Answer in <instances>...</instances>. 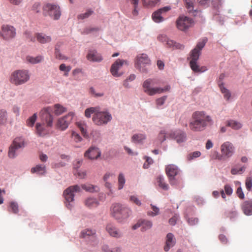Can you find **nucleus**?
Returning a JSON list of instances; mask_svg holds the SVG:
<instances>
[{
	"label": "nucleus",
	"instance_id": "nucleus-1",
	"mask_svg": "<svg viewBox=\"0 0 252 252\" xmlns=\"http://www.w3.org/2000/svg\"><path fill=\"white\" fill-rule=\"evenodd\" d=\"M211 117L204 111H196L192 115V120L189 124L190 129L193 131L204 130L208 125L213 124Z\"/></svg>",
	"mask_w": 252,
	"mask_h": 252
},
{
	"label": "nucleus",
	"instance_id": "nucleus-2",
	"mask_svg": "<svg viewBox=\"0 0 252 252\" xmlns=\"http://www.w3.org/2000/svg\"><path fill=\"white\" fill-rule=\"evenodd\" d=\"M94 114L93 121L98 126L107 124L112 119L111 114L106 111H101L98 107H90L85 110V115L90 118Z\"/></svg>",
	"mask_w": 252,
	"mask_h": 252
},
{
	"label": "nucleus",
	"instance_id": "nucleus-3",
	"mask_svg": "<svg viewBox=\"0 0 252 252\" xmlns=\"http://www.w3.org/2000/svg\"><path fill=\"white\" fill-rule=\"evenodd\" d=\"M51 109L50 107L43 109L41 112L42 120L43 123L46 124L37 123L36 124V133L39 136H44L49 134V127H51L53 126V117L50 114Z\"/></svg>",
	"mask_w": 252,
	"mask_h": 252
},
{
	"label": "nucleus",
	"instance_id": "nucleus-4",
	"mask_svg": "<svg viewBox=\"0 0 252 252\" xmlns=\"http://www.w3.org/2000/svg\"><path fill=\"white\" fill-rule=\"evenodd\" d=\"M206 42V39H203L202 41L198 42L195 48L191 52L189 65L191 69L195 72H203L207 69L206 66H200L197 63L200 55V52L204 47Z\"/></svg>",
	"mask_w": 252,
	"mask_h": 252
},
{
	"label": "nucleus",
	"instance_id": "nucleus-5",
	"mask_svg": "<svg viewBox=\"0 0 252 252\" xmlns=\"http://www.w3.org/2000/svg\"><path fill=\"white\" fill-rule=\"evenodd\" d=\"M131 211L127 207L116 203L112 205L111 209V216L118 222H124L130 216Z\"/></svg>",
	"mask_w": 252,
	"mask_h": 252
},
{
	"label": "nucleus",
	"instance_id": "nucleus-6",
	"mask_svg": "<svg viewBox=\"0 0 252 252\" xmlns=\"http://www.w3.org/2000/svg\"><path fill=\"white\" fill-rule=\"evenodd\" d=\"M156 80L155 79L149 78L146 79L143 83V91L149 95L152 96L157 94H161L164 92H168L170 87L167 85L163 88L160 87H152L156 84Z\"/></svg>",
	"mask_w": 252,
	"mask_h": 252
},
{
	"label": "nucleus",
	"instance_id": "nucleus-7",
	"mask_svg": "<svg viewBox=\"0 0 252 252\" xmlns=\"http://www.w3.org/2000/svg\"><path fill=\"white\" fill-rule=\"evenodd\" d=\"M30 78V75L28 70H17L12 73L9 81L12 84L19 86L27 82Z\"/></svg>",
	"mask_w": 252,
	"mask_h": 252
},
{
	"label": "nucleus",
	"instance_id": "nucleus-8",
	"mask_svg": "<svg viewBox=\"0 0 252 252\" xmlns=\"http://www.w3.org/2000/svg\"><path fill=\"white\" fill-rule=\"evenodd\" d=\"M43 11L44 15H49L55 20L59 19L61 16L60 7L55 4H45L43 7Z\"/></svg>",
	"mask_w": 252,
	"mask_h": 252
},
{
	"label": "nucleus",
	"instance_id": "nucleus-9",
	"mask_svg": "<svg viewBox=\"0 0 252 252\" xmlns=\"http://www.w3.org/2000/svg\"><path fill=\"white\" fill-rule=\"evenodd\" d=\"M221 155H219L217 153L216 158L221 160L224 158H228L231 157L235 152V147L229 141L224 142L220 146Z\"/></svg>",
	"mask_w": 252,
	"mask_h": 252
},
{
	"label": "nucleus",
	"instance_id": "nucleus-10",
	"mask_svg": "<svg viewBox=\"0 0 252 252\" xmlns=\"http://www.w3.org/2000/svg\"><path fill=\"white\" fill-rule=\"evenodd\" d=\"M150 64V60L146 54H141L137 56L135 66L140 71L147 72L148 69V66Z\"/></svg>",
	"mask_w": 252,
	"mask_h": 252
},
{
	"label": "nucleus",
	"instance_id": "nucleus-11",
	"mask_svg": "<svg viewBox=\"0 0 252 252\" xmlns=\"http://www.w3.org/2000/svg\"><path fill=\"white\" fill-rule=\"evenodd\" d=\"M73 116L74 114L70 112L67 115L59 118L56 123L55 128L61 131L65 130L72 121Z\"/></svg>",
	"mask_w": 252,
	"mask_h": 252
},
{
	"label": "nucleus",
	"instance_id": "nucleus-12",
	"mask_svg": "<svg viewBox=\"0 0 252 252\" xmlns=\"http://www.w3.org/2000/svg\"><path fill=\"white\" fill-rule=\"evenodd\" d=\"M81 191V187L78 185L70 186L63 192V195L68 203L66 204V207L70 209L72 205L70 202L74 200V192H80Z\"/></svg>",
	"mask_w": 252,
	"mask_h": 252
},
{
	"label": "nucleus",
	"instance_id": "nucleus-13",
	"mask_svg": "<svg viewBox=\"0 0 252 252\" xmlns=\"http://www.w3.org/2000/svg\"><path fill=\"white\" fill-rule=\"evenodd\" d=\"M16 34L15 28L9 25H3L1 27L0 35L2 38L9 40L15 37Z\"/></svg>",
	"mask_w": 252,
	"mask_h": 252
},
{
	"label": "nucleus",
	"instance_id": "nucleus-14",
	"mask_svg": "<svg viewBox=\"0 0 252 252\" xmlns=\"http://www.w3.org/2000/svg\"><path fill=\"white\" fill-rule=\"evenodd\" d=\"M24 146V140L22 137H17L14 139L12 144L9 148L8 157L13 158L16 157V151Z\"/></svg>",
	"mask_w": 252,
	"mask_h": 252
},
{
	"label": "nucleus",
	"instance_id": "nucleus-15",
	"mask_svg": "<svg viewBox=\"0 0 252 252\" xmlns=\"http://www.w3.org/2000/svg\"><path fill=\"white\" fill-rule=\"evenodd\" d=\"M193 21L186 16H180L177 21V27L181 31H186L192 26Z\"/></svg>",
	"mask_w": 252,
	"mask_h": 252
},
{
	"label": "nucleus",
	"instance_id": "nucleus-16",
	"mask_svg": "<svg viewBox=\"0 0 252 252\" xmlns=\"http://www.w3.org/2000/svg\"><path fill=\"white\" fill-rule=\"evenodd\" d=\"M128 65L127 62L124 60L118 59L112 65L111 68V73L114 77H120L123 74V72H119V70L123 65Z\"/></svg>",
	"mask_w": 252,
	"mask_h": 252
},
{
	"label": "nucleus",
	"instance_id": "nucleus-17",
	"mask_svg": "<svg viewBox=\"0 0 252 252\" xmlns=\"http://www.w3.org/2000/svg\"><path fill=\"white\" fill-rule=\"evenodd\" d=\"M167 137L175 139L178 143L184 142L187 139L186 134L181 130L171 132L167 134Z\"/></svg>",
	"mask_w": 252,
	"mask_h": 252
},
{
	"label": "nucleus",
	"instance_id": "nucleus-18",
	"mask_svg": "<svg viewBox=\"0 0 252 252\" xmlns=\"http://www.w3.org/2000/svg\"><path fill=\"white\" fill-rule=\"evenodd\" d=\"M170 9V6H165L154 12L152 14V18L154 21L156 23L162 22L164 20V18L161 15L168 11Z\"/></svg>",
	"mask_w": 252,
	"mask_h": 252
},
{
	"label": "nucleus",
	"instance_id": "nucleus-19",
	"mask_svg": "<svg viewBox=\"0 0 252 252\" xmlns=\"http://www.w3.org/2000/svg\"><path fill=\"white\" fill-rule=\"evenodd\" d=\"M101 154L99 149L96 147H91L85 153V157L90 159H97Z\"/></svg>",
	"mask_w": 252,
	"mask_h": 252
},
{
	"label": "nucleus",
	"instance_id": "nucleus-20",
	"mask_svg": "<svg viewBox=\"0 0 252 252\" xmlns=\"http://www.w3.org/2000/svg\"><path fill=\"white\" fill-rule=\"evenodd\" d=\"M180 171L178 167L175 164H171L166 166L165 172L168 177L176 176Z\"/></svg>",
	"mask_w": 252,
	"mask_h": 252
},
{
	"label": "nucleus",
	"instance_id": "nucleus-21",
	"mask_svg": "<svg viewBox=\"0 0 252 252\" xmlns=\"http://www.w3.org/2000/svg\"><path fill=\"white\" fill-rule=\"evenodd\" d=\"M106 229L108 233L112 237L119 238L122 236V233L113 224H108L106 225Z\"/></svg>",
	"mask_w": 252,
	"mask_h": 252
},
{
	"label": "nucleus",
	"instance_id": "nucleus-22",
	"mask_svg": "<svg viewBox=\"0 0 252 252\" xmlns=\"http://www.w3.org/2000/svg\"><path fill=\"white\" fill-rule=\"evenodd\" d=\"M86 57L91 62H99L102 60L101 56L95 50L89 51Z\"/></svg>",
	"mask_w": 252,
	"mask_h": 252
},
{
	"label": "nucleus",
	"instance_id": "nucleus-23",
	"mask_svg": "<svg viewBox=\"0 0 252 252\" xmlns=\"http://www.w3.org/2000/svg\"><path fill=\"white\" fill-rule=\"evenodd\" d=\"M176 243V240L174 235L172 233L167 234L166 237L165 245L164 250L165 252H168L169 249L173 247Z\"/></svg>",
	"mask_w": 252,
	"mask_h": 252
},
{
	"label": "nucleus",
	"instance_id": "nucleus-24",
	"mask_svg": "<svg viewBox=\"0 0 252 252\" xmlns=\"http://www.w3.org/2000/svg\"><path fill=\"white\" fill-rule=\"evenodd\" d=\"M243 213L247 216L252 215V200H246L241 205Z\"/></svg>",
	"mask_w": 252,
	"mask_h": 252
},
{
	"label": "nucleus",
	"instance_id": "nucleus-25",
	"mask_svg": "<svg viewBox=\"0 0 252 252\" xmlns=\"http://www.w3.org/2000/svg\"><path fill=\"white\" fill-rule=\"evenodd\" d=\"M36 38L37 41L41 44L48 43L52 40V38L50 36L47 35L43 33H36Z\"/></svg>",
	"mask_w": 252,
	"mask_h": 252
},
{
	"label": "nucleus",
	"instance_id": "nucleus-26",
	"mask_svg": "<svg viewBox=\"0 0 252 252\" xmlns=\"http://www.w3.org/2000/svg\"><path fill=\"white\" fill-rule=\"evenodd\" d=\"M85 206L90 208L96 207L99 205V202L97 199L93 197H88L84 201Z\"/></svg>",
	"mask_w": 252,
	"mask_h": 252
},
{
	"label": "nucleus",
	"instance_id": "nucleus-27",
	"mask_svg": "<svg viewBox=\"0 0 252 252\" xmlns=\"http://www.w3.org/2000/svg\"><path fill=\"white\" fill-rule=\"evenodd\" d=\"M31 172L32 173H36L39 175H43L46 173V167L43 164L37 165L31 169Z\"/></svg>",
	"mask_w": 252,
	"mask_h": 252
},
{
	"label": "nucleus",
	"instance_id": "nucleus-28",
	"mask_svg": "<svg viewBox=\"0 0 252 252\" xmlns=\"http://www.w3.org/2000/svg\"><path fill=\"white\" fill-rule=\"evenodd\" d=\"M81 188L86 191L92 193L96 192L99 190V189L97 186L89 184L81 185Z\"/></svg>",
	"mask_w": 252,
	"mask_h": 252
},
{
	"label": "nucleus",
	"instance_id": "nucleus-29",
	"mask_svg": "<svg viewBox=\"0 0 252 252\" xmlns=\"http://www.w3.org/2000/svg\"><path fill=\"white\" fill-rule=\"evenodd\" d=\"M226 123L227 126H229L235 130L239 129L242 126V125L240 122L234 120H228Z\"/></svg>",
	"mask_w": 252,
	"mask_h": 252
},
{
	"label": "nucleus",
	"instance_id": "nucleus-30",
	"mask_svg": "<svg viewBox=\"0 0 252 252\" xmlns=\"http://www.w3.org/2000/svg\"><path fill=\"white\" fill-rule=\"evenodd\" d=\"M158 185L162 189L167 190L169 189L168 185L165 181L164 178L162 176H158L157 178Z\"/></svg>",
	"mask_w": 252,
	"mask_h": 252
},
{
	"label": "nucleus",
	"instance_id": "nucleus-31",
	"mask_svg": "<svg viewBox=\"0 0 252 252\" xmlns=\"http://www.w3.org/2000/svg\"><path fill=\"white\" fill-rule=\"evenodd\" d=\"M54 113L57 116L62 115L67 111L66 108L60 105V104H56L54 105Z\"/></svg>",
	"mask_w": 252,
	"mask_h": 252
},
{
	"label": "nucleus",
	"instance_id": "nucleus-32",
	"mask_svg": "<svg viewBox=\"0 0 252 252\" xmlns=\"http://www.w3.org/2000/svg\"><path fill=\"white\" fill-rule=\"evenodd\" d=\"M26 61L32 64H36L41 62L43 57L42 56H38L35 57L28 56L26 57Z\"/></svg>",
	"mask_w": 252,
	"mask_h": 252
},
{
	"label": "nucleus",
	"instance_id": "nucleus-33",
	"mask_svg": "<svg viewBox=\"0 0 252 252\" xmlns=\"http://www.w3.org/2000/svg\"><path fill=\"white\" fill-rule=\"evenodd\" d=\"M166 44L167 47L173 48L174 49H183L184 48V46L183 45L176 43L173 40H170L169 38L167 40Z\"/></svg>",
	"mask_w": 252,
	"mask_h": 252
},
{
	"label": "nucleus",
	"instance_id": "nucleus-34",
	"mask_svg": "<svg viewBox=\"0 0 252 252\" xmlns=\"http://www.w3.org/2000/svg\"><path fill=\"white\" fill-rule=\"evenodd\" d=\"M95 235V231L94 230L85 229L80 233V237L83 238H88L90 236H94Z\"/></svg>",
	"mask_w": 252,
	"mask_h": 252
},
{
	"label": "nucleus",
	"instance_id": "nucleus-35",
	"mask_svg": "<svg viewBox=\"0 0 252 252\" xmlns=\"http://www.w3.org/2000/svg\"><path fill=\"white\" fill-rule=\"evenodd\" d=\"M141 231L145 232V231H147V230H149L152 228V227L153 226V223H152V221H151L150 220H141Z\"/></svg>",
	"mask_w": 252,
	"mask_h": 252
},
{
	"label": "nucleus",
	"instance_id": "nucleus-36",
	"mask_svg": "<svg viewBox=\"0 0 252 252\" xmlns=\"http://www.w3.org/2000/svg\"><path fill=\"white\" fill-rule=\"evenodd\" d=\"M219 85L221 93L223 94L224 98L227 100H229L231 97V93L229 91L224 87L223 83H220Z\"/></svg>",
	"mask_w": 252,
	"mask_h": 252
},
{
	"label": "nucleus",
	"instance_id": "nucleus-37",
	"mask_svg": "<svg viewBox=\"0 0 252 252\" xmlns=\"http://www.w3.org/2000/svg\"><path fill=\"white\" fill-rule=\"evenodd\" d=\"M8 210L14 214H17L19 212V206L18 203L14 201L10 202L9 203Z\"/></svg>",
	"mask_w": 252,
	"mask_h": 252
},
{
	"label": "nucleus",
	"instance_id": "nucleus-38",
	"mask_svg": "<svg viewBox=\"0 0 252 252\" xmlns=\"http://www.w3.org/2000/svg\"><path fill=\"white\" fill-rule=\"evenodd\" d=\"M145 138V135L143 134H135L132 137V141L135 143H141Z\"/></svg>",
	"mask_w": 252,
	"mask_h": 252
},
{
	"label": "nucleus",
	"instance_id": "nucleus-39",
	"mask_svg": "<svg viewBox=\"0 0 252 252\" xmlns=\"http://www.w3.org/2000/svg\"><path fill=\"white\" fill-rule=\"evenodd\" d=\"M7 121V112L3 109H0V124H4Z\"/></svg>",
	"mask_w": 252,
	"mask_h": 252
},
{
	"label": "nucleus",
	"instance_id": "nucleus-40",
	"mask_svg": "<svg viewBox=\"0 0 252 252\" xmlns=\"http://www.w3.org/2000/svg\"><path fill=\"white\" fill-rule=\"evenodd\" d=\"M126 180L124 175L122 173L120 174L118 176V189H121L123 188L125 184Z\"/></svg>",
	"mask_w": 252,
	"mask_h": 252
},
{
	"label": "nucleus",
	"instance_id": "nucleus-41",
	"mask_svg": "<svg viewBox=\"0 0 252 252\" xmlns=\"http://www.w3.org/2000/svg\"><path fill=\"white\" fill-rule=\"evenodd\" d=\"M70 66H66L65 64L62 63L59 66V69L61 71H64V75L67 76L68 75V72L71 70Z\"/></svg>",
	"mask_w": 252,
	"mask_h": 252
},
{
	"label": "nucleus",
	"instance_id": "nucleus-42",
	"mask_svg": "<svg viewBox=\"0 0 252 252\" xmlns=\"http://www.w3.org/2000/svg\"><path fill=\"white\" fill-rule=\"evenodd\" d=\"M37 118V116L36 114H34L32 116L30 117L27 121V125L28 126L32 127L34 125L36 120Z\"/></svg>",
	"mask_w": 252,
	"mask_h": 252
},
{
	"label": "nucleus",
	"instance_id": "nucleus-43",
	"mask_svg": "<svg viewBox=\"0 0 252 252\" xmlns=\"http://www.w3.org/2000/svg\"><path fill=\"white\" fill-rule=\"evenodd\" d=\"M151 208H152L153 211L148 212V213H147L148 215L152 216V217L158 215V214L159 211V208H158L157 207H156V206H154L153 205H151Z\"/></svg>",
	"mask_w": 252,
	"mask_h": 252
},
{
	"label": "nucleus",
	"instance_id": "nucleus-44",
	"mask_svg": "<svg viewBox=\"0 0 252 252\" xmlns=\"http://www.w3.org/2000/svg\"><path fill=\"white\" fill-rule=\"evenodd\" d=\"M144 4L149 6L153 7L160 0H143Z\"/></svg>",
	"mask_w": 252,
	"mask_h": 252
},
{
	"label": "nucleus",
	"instance_id": "nucleus-45",
	"mask_svg": "<svg viewBox=\"0 0 252 252\" xmlns=\"http://www.w3.org/2000/svg\"><path fill=\"white\" fill-rule=\"evenodd\" d=\"M144 159L146 160V161L143 164V168L147 169L149 168L150 165L153 163V160L151 158L147 156H145Z\"/></svg>",
	"mask_w": 252,
	"mask_h": 252
},
{
	"label": "nucleus",
	"instance_id": "nucleus-46",
	"mask_svg": "<svg viewBox=\"0 0 252 252\" xmlns=\"http://www.w3.org/2000/svg\"><path fill=\"white\" fill-rule=\"evenodd\" d=\"M76 125L78 126V127L79 128V129L80 130L82 135L84 137H87V134L86 129L85 127V125L80 123H79V122L76 123Z\"/></svg>",
	"mask_w": 252,
	"mask_h": 252
},
{
	"label": "nucleus",
	"instance_id": "nucleus-47",
	"mask_svg": "<svg viewBox=\"0 0 252 252\" xmlns=\"http://www.w3.org/2000/svg\"><path fill=\"white\" fill-rule=\"evenodd\" d=\"M167 96L166 95L160 97L156 100V103L158 106H160L164 104Z\"/></svg>",
	"mask_w": 252,
	"mask_h": 252
},
{
	"label": "nucleus",
	"instance_id": "nucleus-48",
	"mask_svg": "<svg viewBox=\"0 0 252 252\" xmlns=\"http://www.w3.org/2000/svg\"><path fill=\"white\" fill-rule=\"evenodd\" d=\"M24 35L25 38L30 41L34 42L35 39H36V33L34 35H32L29 32H25Z\"/></svg>",
	"mask_w": 252,
	"mask_h": 252
},
{
	"label": "nucleus",
	"instance_id": "nucleus-49",
	"mask_svg": "<svg viewBox=\"0 0 252 252\" xmlns=\"http://www.w3.org/2000/svg\"><path fill=\"white\" fill-rule=\"evenodd\" d=\"M200 155L201 153L199 151H195L189 154L187 157V158L189 160H191L194 158H196L200 157Z\"/></svg>",
	"mask_w": 252,
	"mask_h": 252
},
{
	"label": "nucleus",
	"instance_id": "nucleus-50",
	"mask_svg": "<svg viewBox=\"0 0 252 252\" xmlns=\"http://www.w3.org/2000/svg\"><path fill=\"white\" fill-rule=\"evenodd\" d=\"M93 13V11L91 10H87L85 13L81 14L78 15L77 18L79 19H84L89 17Z\"/></svg>",
	"mask_w": 252,
	"mask_h": 252
},
{
	"label": "nucleus",
	"instance_id": "nucleus-51",
	"mask_svg": "<svg viewBox=\"0 0 252 252\" xmlns=\"http://www.w3.org/2000/svg\"><path fill=\"white\" fill-rule=\"evenodd\" d=\"M246 187L248 190L250 191L252 187V178L248 177L246 180Z\"/></svg>",
	"mask_w": 252,
	"mask_h": 252
},
{
	"label": "nucleus",
	"instance_id": "nucleus-52",
	"mask_svg": "<svg viewBox=\"0 0 252 252\" xmlns=\"http://www.w3.org/2000/svg\"><path fill=\"white\" fill-rule=\"evenodd\" d=\"M89 93L94 97H101L104 95L103 93H96L93 87L90 88Z\"/></svg>",
	"mask_w": 252,
	"mask_h": 252
},
{
	"label": "nucleus",
	"instance_id": "nucleus-53",
	"mask_svg": "<svg viewBox=\"0 0 252 252\" xmlns=\"http://www.w3.org/2000/svg\"><path fill=\"white\" fill-rule=\"evenodd\" d=\"M74 175H77L80 179H84L86 176V172L84 171H78L74 172Z\"/></svg>",
	"mask_w": 252,
	"mask_h": 252
},
{
	"label": "nucleus",
	"instance_id": "nucleus-54",
	"mask_svg": "<svg viewBox=\"0 0 252 252\" xmlns=\"http://www.w3.org/2000/svg\"><path fill=\"white\" fill-rule=\"evenodd\" d=\"M135 79V75L134 74L130 75L129 76V77L124 81V85L126 87H128V81H132L134 80Z\"/></svg>",
	"mask_w": 252,
	"mask_h": 252
},
{
	"label": "nucleus",
	"instance_id": "nucleus-55",
	"mask_svg": "<svg viewBox=\"0 0 252 252\" xmlns=\"http://www.w3.org/2000/svg\"><path fill=\"white\" fill-rule=\"evenodd\" d=\"M236 194L238 196V197L241 199H243L245 197L244 193L242 190V189L241 187L238 188L237 190H236Z\"/></svg>",
	"mask_w": 252,
	"mask_h": 252
},
{
	"label": "nucleus",
	"instance_id": "nucleus-56",
	"mask_svg": "<svg viewBox=\"0 0 252 252\" xmlns=\"http://www.w3.org/2000/svg\"><path fill=\"white\" fill-rule=\"evenodd\" d=\"M72 136L74 138V140L76 142H80L82 140L81 137L76 132L73 131L72 132Z\"/></svg>",
	"mask_w": 252,
	"mask_h": 252
},
{
	"label": "nucleus",
	"instance_id": "nucleus-57",
	"mask_svg": "<svg viewBox=\"0 0 252 252\" xmlns=\"http://www.w3.org/2000/svg\"><path fill=\"white\" fill-rule=\"evenodd\" d=\"M130 200L139 206L141 205V201L135 196H131L130 197Z\"/></svg>",
	"mask_w": 252,
	"mask_h": 252
},
{
	"label": "nucleus",
	"instance_id": "nucleus-58",
	"mask_svg": "<svg viewBox=\"0 0 252 252\" xmlns=\"http://www.w3.org/2000/svg\"><path fill=\"white\" fill-rule=\"evenodd\" d=\"M186 7L190 11L193 10V3L190 0H184Z\"/></svg>",
	"mask_w": 252,
	"mask_h": 252
},
{
	"label": "nucleus",
	"instance_id": "nucleus-59",
	"mask_svg": "<svg viewBox=\"0 0 252 252\" xmlns=\"http://www.w3.org/2000/svg\"><path fill=\"white\" fill-rule=\"evenodd\" d=\"M224 190L225 193L228 195H230L233 192L232 188L229 185H226L224 186Z\"/></svg>",
	"mask_w": 252,
	"mask_h": 252
},
{
	"label": "nucleus",
	"instance_id": "nucleus-60",
	"mask_svg": "<svg viewBox=\"0 0 252 252\" xmlns=\"http://www.w3.org/2000/svg\"><path fill=\"white\" fill-rule=\"evenodd\" d=\"M99 30L98 28H89L85 29L84 32L86 34L94 32H97Z\"/></svg>",
	"mask_w": 252,
	"mask_h": 252
},
{
	"label": "nucleus",
	"instance_id": "nucleus-61",
	"mask_svg": "<svg viewBox=\"0 0 252 252\" xmlns=\"http://www.w3.org/2000/svg\"><path fill=\"white\" fill-rule=\"evenodd\" d=\"M158 41H161L162 42H166L168 38L165 34H160L158 36Z\"/></svg>",
	"mask_w": 252,
	"mask_h": 252
},
{
	"label": "nucleus",
	"instance_id": "nucleus-62",
	"mask_svg": "<svg viewBox=\"0 0 252 252\" xmlns=\"http://www.w3.org/2000/svg\"><path fill=\"white\" fill-rule=\"evenodd\" d=\"M158 139L161 142H163L166 139V133L164 131H161L158 135Z\"/></svg>",
	"mask_w": 252,
	"mask_h": 252
},
{
	"label": "nucleus",
	"instance_id": "nucleus-63",
	"mask_svg": "<svg viewBox=\"0 0 252 252\" xmlns=\"http://www.w3.org/2000/svg\"><path fill=\"white\" fill-rule=\"evenodd\" d=\"M219 240L224 244H226L228 242L227 237L223 234H220L219 235Z\"/></svg>",
	"mask_w": 252,
	"mask_h": 252
},
{
	"label": "nucleus",
	"instance_id": "nucleus-64",
	"mask_svg": "<svg viewBox=\"0 0 252 252\" xmlns=\"http://www.w3.org/2000/svg\"><path fill=\"white\" fill-rule=\"evenodd\" d=\"M82 72V69L80 68H76L72 71V75L74 77L75 79H77V75Z\"/></svg>",
	"mask_w": 252,
	"mask_h": 252
}]
</instances>
